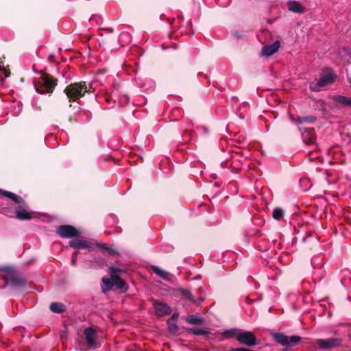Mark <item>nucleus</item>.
<instances>
[{
    "mask_svg": "<svg viewBox=\"0 0 351 351\" xmlns=\"http://www.w3.org/2000/svg\"><path fill=\"white\" fill-rule=\"evenodd\" d=\"M87 90L86 83L84 82H80L67 86L64 92L70 101H76L80 97L84 96Z\"/></svg>",
    "mask_w": 351,
    "mask_h": 351,
    "instance_id": "obj_1",
    "label": "nucleus"
},
{
    "mask_svg": "<svg viewBox=\"0 0 351 351\" xmlns=\"http://www.w3.org/2000/svg\"><path fill=\"white\" fill-rule=\"evenodd\" d=\"M56 85V82L51 76L43 75L35 83V88L39 94L51 93L53 92Z\"/></svg>",
    "mask_w": 351,
    "mask_h": 351,
    "instance_id": "obj_2",
    "label": "nucleus"
},
{
    "mask_svg": "<svg viewBox=\"0 0 351 351\" xmlns=\"http://www.w3.org/2000/svg\"><path fill=\"white\" fill-rule=\"evenodd\" d=\"M335 77L336 75L333 73H326L322 75L316 83L311 82L310 84V88L313 91H319L320 88L333 83Z\"/></svg>",
    "mask_w": 351,
    "mask_h": 351,
    "instance_id": "obj_3",
    "label": "nucleus"
},
{
    "mask_svg": "<svg viewBox=\"0 0 351 351\" xmlns=\"http://www.w3.org/2000/svg\"><path fill=\"white\" fill-rule=\"evenodd\" d=\"M237 341L243 345L249 347L256 346L257 344V340L255 335L250 331H240L238 335Z\"/></svg>",
    "mask_w": 351,
    "mask_h": 351,
    "instance_id": "obj_4",
    "label": "nucleus"
},
{
    "mask_svg": "<svg viewBox=\"0 0 351 351\" xmlns=\"http://www.w3.org/2000/svg\"><path fill=\"white\" fill-rule=\"evenodd\" d=\"M57 233L62 238H73L80 234V231L71 226L63 225L58 228Z\"/></svg>",
    "mask_w": 351,
    "mask_h": 351,
    "instance_id": "obj_5",
    "label": "nucleus"
},
{
    "mask_svg": "<svg viewBox=\"0 0 351 351\" xmlns=\"http://www.w3.org/2000/svg\"><path fill=\"white\" fill-rule=\"evenodd\" d=\"M341 343V339L339 338L319 339L316 341V344L322 349H332L339 346Z\"/></svg>",
    "mask_w": 351,
    "mask_h": 351,
    "instance_id": "obj_6",
    "label": "nucleus"
},
{
    "mask_svg": "<svg viewBox=\"0 0 351 351\" xmlns=\"http://www.w3.org/2000/svg\"><path fill=\"white\" fill-rule=\"evenodd\" d=\"M17 204L18 206L16 208V217L19 220L31 219V213L27 210V207L25 202L23 200L21 203Z\"/></svg>",
    "mask_w": 351,
    "mask_h": 351,
    "instance_id": "obj_7",
    "label": "nucleus"
},
{
    "mask_svg": "<svg viewBox=\"0 0 351 351\" xmlns=\"http://www.w3.org/2000/svg\"><path fill=\"white\" fill-rule=\"evenodd\" d=\"M69 245L75 250H86L88 252L91 251L93 248L90 242L81 239L71 240L69 242Z\"/></svg>",
    "mask_w": 351,
    "mask_h": 351,
    "instance_id": "obj_8",
    "label": "nucleus"
},
{
    "mask_svg": "<svg viewBox=\"0 0 351 351\" xmlns=\"http://www.w3.org/2000/svg\"><path fill=\"white\" fill-rule=\"evenodd\" d=\"M154 306L155 313L158 317H162L171 313V307L164 302H155Z\"/></svg>",
    "mask_w": 351,
    "mask_h": 351,
    "instance_id": "obj_9",
    "label": "nucleus"
},
{
    "mask_svg": "<svg viewBox=\"0 0 351 351\" xmlns=\"http://www.w3.org/2000/svg\"><path fill=\"white\" fill-rule=\"evenodd\" d=\"M299 130L302 133V139L306 144L315 143L316 137L313 129H308L300 127L299 128Z\"/></svg>",
    "mask_w": 351,
    "mask_h": 351,
    "instance_id": "obj_10",
    "label": "nucleus"
},
{
    "mask_svg": "<svg viewBox=\"0 0 351 351\" xmlns=\"http://www.w3.org/2000/svg\"><path fill=\"white\" fill-rule=\"evenodd\" d=\"M95 330L91 328H86L84 330L85 339L90 348L95 347Z\"/></svg>",
    "mask_w": 351,
    "mask_h": 351,
    "instance_id": "obj_11",
    "label": "nucleus"
},
{
    "mask_svg": "<svg viewBox=\"0 0 351 351\" xmlns=\"http://www.w3.org/2000/svg\"><path fill=\"white\" fill-rule=\"evenodd\" d=\"M280 47V42L278 40L275 41L271 45H265L262 48V53L265 56H270L274 54Z\"/></svg>",
    "mask_w": 351,
    "mask_h": 351,
    "instance_id": "obj_12",
    "label": "nucleus"
},
{
    "mask_svg": "<svg viewBox=\"0 0 351 351\" xmlns=\"http://www.w3.org/2000/svg\"><path fill=\"white\" fill-rule=\"evenodd\" d=\"M291 121L292 123L296 125H301L305 123H313L316 121V117L314 116H305V117H298L296 119L291 117Z\"/></svg>",
    "mask_w": 351,
    "mask_h": 351,
    "instance_id": "obj_13",
    "label": "nucleus"
},
{
    "mask_svg": "<svg viewBox=\"0 0 351 351\" xmlns=\"http://www.w3.org/2000/svg\"><path fill=\"white\" fill-rule=\"evenodd\" d=\"M287 6L289 10L293 12L301 14L304 12V8L296 1H289L287 2Z\"/></svg>",
    "mask_w": 351,
    "mask_h": 351,
    "instance_id": "obj_14",
    "label": "nucleus"
},
{
    "mask_svg": "<svg viewBox=\"0 0 351 351\" xmlns=\"http://www.w3.org/2000/svg\"><path fill=\"white\" fill-rule=\"evenodd\" d=\"M152 270L155 274L158 276L162 279L167 281L170 280V274L168 271L156 265L152 267Z\"/></svg>",
    "mask_w": 351,
    "mask_h": 351,
    "instance_id": "obj_15",
    "label": "nucleus"
},
{
    "mask_svg": "<svg viewBox=\"0 0 351 351\" xmlns=\"http://www.w3.org/2000/svg\"><path fill=\"white\" fill-rule=\"evenodd\" d=\"M102 291L106 293L112 289L115 285V278H104L102 279Z\"/></svg>",
    "mask_w": 351,
    "mask_h": 351,
    "instance_id": "obj_16",
    "label": "nucleus"
},
{
    "mask_svg": "<svg viewBox=\"0 0 351 351\" xmlns=\"http://www.w3.org/2000/svg\"><path fill=\"white\" fill-rule=\"evenodd\" d=\"M16 274V273L14 269L11 268H5L3 270L2 279L5 281V283L8 285Z\"/></svg>",
    "mask_w": 351,
    "mask_h": 351,
    "instance_id": "obj_17",
    "label": "nucleus"
},
{
    "mask_svg": "<svg viewBox=\"0 0 351 351\" xmlns=\"http://www.w3.org/2000/svg\"><path fill=\"white\" fill-rule=\"evenodd\" d=\"M274 338L276 342L282 346H289V337L282 333L274 334Z\"/></svg>",
    "mask_w": 351,
    "mask_h": 351,
    "instance_id": "obj_18",
    "label": "nucleus"
},
{
    "mask_svg": "<svg viewBox=\"0 0 351 351\" xmlns=\"http://www.w3.org/2000/svg\"><path fill=\"white\" fill-rule=\"evenodd\" d=\"M332 99L336 103L351 107V98H348L342 95H335L333 96Z\"/></svg>",
    "mask_w": 351,
    "mask_h": 351,
    "instance_id": "obj_19",
    "label": "nucleus"
},
{
    "mask_svg": "<svg viewBox=\"0 0 351 351\" xmlns=\"http://www.w3.org/2000/svg\"><path fill=\"white\" fill-rule=\"evenodd\" d=\"M0 193H2L4 196L12 199L15 203H21L23 202L22 197L12 192L0 189Z\"/></svg>",
    "mask_w": 351,
    "mask_h": 351,
    "instance_id": "obj_20",
    "label": "nucleus"
},
{
    "mask_svg": "<svg viewBox=\"0 0 351 351\" xmlns=\"http://www.w3.org/2000/svg\"><path fill=\"white\" fill-rule=\"evenodd\" d=\"M50 310L56 313H61L65 311V306L59 302H53L50 304Z\"/></svg>",
    "mask_w": 351,
    "mask_h": 351,
    "instance_id": "obj_21",
    "label": "nucleus"
},
{
    "mask_svg": "<svg viewBox=\"0 0 351 351\" xmlns=\"http://www.w3.org/2000/svg\"><path fill=\"white\" fill-rule=\"evenodd\" d=\"M25 280L20 278L17 274L10 280L9 284L13 287H19L25 285Z\"/></svg>",
    "mask_w": 351,
    "mask_h": 351,
    "instance_id": "obj_22",
    "label": "nucleus"
},
{
    "mask_svg": "<svg viewBox=\"0 0 351 351\" xmlns=\"http://www.w3.org/2000/svg\"><path fill=\"white\" fill-rule=\"evenodd\" d=\"M240 330L237 328H232L226 330L223 332V335L227 338L236 337L237 340L238 335L240 333Z\"/></svg>",
    "mask_w": 351,
    "mask_h": 351,
    "instance_id": "obj_23",
    "label": "nucleus"
},
{
    "mask_svg": "<svg viewBox=\"0 0 351 351\" xmlns=\"http://www.w3.org/2000/svg\"><path fill=\"white\" fill-rule=\"evenodd\" d=\"M178 291L184 298L187 299L190 301H194V297L189 289L184 288H180L178 289Z\"/></svg>",
    "mask_w": 351,
    "mask_h": 351,
    "instance_id": "obj_24",
    "label": "nucleus"
},
{
    "mask_svg": "<svg viewBox=\"0 0 351 351\" xmlns=\"http://www.w3.org/2000/svg\"><path fill=\"white\" fill-rule=\"evenodd\" d=\"M185 320L188 323L194 325H200L204 323V319L202 318L195 316H188L185 318Z\"/></svg>",
    "mask_w": 351,
    "mask_h": 351,
    "instance_id": "obj_25",
    "label": "nucleus"
},
{
    "mask_svg": "<svg viewBox=\"0 0 351 351\" xmlns=\"http://www.w3.org/2000/svg\"><path fill=\"white\" fill-rule=\"evenodd\" d=\"M110 276L112 278H115L116 277H119V275L125 272V269L117 268L115 267H112L110 268Z\"/></svg>",
    "mask_w": 351,
    "mask_h": 351,
    "instance_id": "obj_26",
    "label": "nucleus"
},
{
    "mask_svg": "<svg viewBox=\"0 0 351 351\" xmlns=\"http://www.w3.org/2000/svg\"><path fill=\"white\" fill-rule=\"evenodd\" d=\"M284 217V211L282 209L276 208L273 210V217L276 220H281Z\"/></svg>",
    "mask_w": 351,
    "mask_h": 351,
    "instance_id": "obj_27",
    "label": "nucleus"
},
{
    "mask_svg": "<svg viewBox=\"0 0 351 351\" xmlns=\"http://www.w3.org/2000/svg\"><path fill=\"white\" fill-rule=\"evenodd\" d=\"M167 326L169 330L172 333H176L178 331V326L176 324V322H170V319L167 320Z\"/></svg>",
    "mask_w": 351,
    "mask_h": 351,
    "instance_id": "obj_28",
    "label": "nucleus"
},
{
    "mask_svg": "<svg viewBox=\"0 0 351 351\" xmlns=\"http://www.w3.org/2000/svg\"><path fill=\"white\" fill-rule=\"evenodd\" d=\"M189 332L195 335H204L208 333L206 330L201 328H191L189 329Z\"/></svg>",
    "mask_w": 351,
    "mask_h": 351,
    "instance_id": "obj_29",
    "label": "nucleus"
},
{
    "mask_svg": "<svg viewBox=\"0 0 351 351\" xmlns=\"http://www.w3.org/2000/svg\"><path fill=\"white\" fill-rule=\"evenodd\" d=\"M115 285L119 289H125L126 284L120 277H116Z\"/></svg>",
    "mask_w": 351,
    "mask_h": 351,
    "instance_id": "obj_30",
    "label": "nucleus"
},
{
    "mask_svg": "<svg viewBox=\"0 0 351 351\" xmlns=\"http://www.w3.org/2000/svg\"><path fill=\"white\" fill-rule=\"evenodd\" d=\"M300 341V337L298 336H292L289 338V345L296 344Z\"/></svg>",
    "mask_w": 351,
    "mask_h": 351,
    "instance_id": "obj_31",
    "label": "nucleus"
},
{
    "mask_svg": "<svg viewBox=\"0 0 351 351\" xmlns=\"http://www.w3.org/2000/svg\"><path fill=\"white\" fill-rule=\"evenodd\" d=\"M38 100V97H34L32 99V104L34 108H36L37 109H40L41 106L37 104Z\"/></svg>",
    "mask_w": 351,
    "mask_h": 351,
    "instance_id": "obj_32",
    "label": "nucleus"
},
{
    "mask_svg": "<svg viewBox=\"0 0 351 351\" xmlns=\"http://www.w3.org/2000/svg\"><path fill=\"white\" fill-rule=\"evenodd\" d=\"M178 315H179L178 313H175L172 315V316L169 319H170V322H176Z\"/></svg>",
    "mask_w": 351,
    "mask_h": 351,
    "instance_id": "obj_33",
    "label": "nucleus"
},
{
    "mask_svg": "<svg viewBox=\"0 0 351 351\" xmlns=\"http://www.w3.org/2000/svg\"><path fill=\"white\" fill-rule=\"evenodd\" d=\"M77 263V257L75 256H72V260H71V264L73 265H75Z\"/></svg>",
    "mask_w": 351,
    "mask_h": 351,
    "instance_id": "obj_34",
    "label": "nucleus"
},
{
    "mask_svg": "<svg viewBox=\"0 0 351 351\" xmlns=\"http://www.w3.org/2000/svg\"><path fill=\"white\" fill-rule=\"evenodd\" d=\"M104 249L107 250L109 251V253L111 254L112 253H117L113 249H111V248H108V247H104Z\"/></svg>",
    "mask_w": 351,
    "mask_h": 351,
    "instance_id": "obj_35",
    "label": "nucleus"
},
{
    "mask_svg": "<svg viewBox=\"0 0 351 351\" xmlns=\"http://www.w3.org/2000/svg\"><path fill=\"white\" fill-rule=\"evenodd\" d=\"M80 250H75V252L73 253L72 256L77 257V254L80 253Z\"/></svg>",
    "mask_w": 351,
    "mask_h": 351,
    "instance_id": "obj_36",
    "label": "nucleus"
},
{
    "mask_svg": "<svg viewBox=\"0 0 351 351\" xmlns=\"http://www.w3.org/2000/svg\"><path fill=\"white\" fill-rule=\"evenodd\" d=\"M93 19H94L97 21L99 20L104 21V19H102L100 16H96Z\"/></svg>",
    "mask_w": 351,
    "mask_h": 351,
    "instance_id": "obj_37",
    "label": "nucleus"
}]
</instances>
